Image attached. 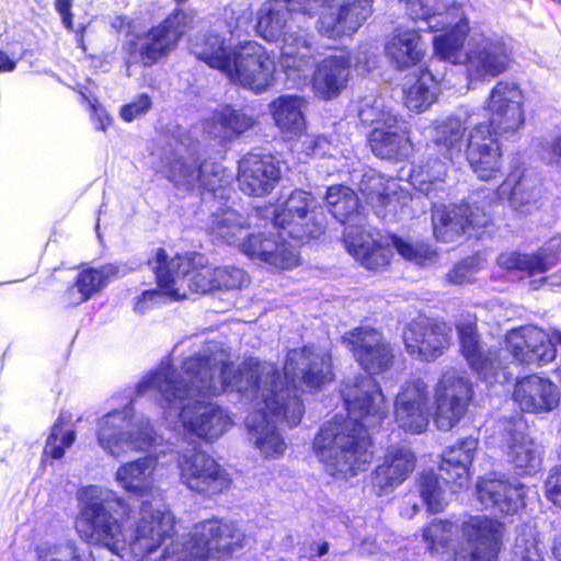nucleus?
I'll list each match as a JSON object with an SVG mask.
<instances>
[{
	"mask_svg": "<svg viewBox=\"0 0 561 561\" xmlns=\"http://www.w3.org/2000/svg\"><path fill=\"white\" fill-rule=\"evenodd\" d=\"M342 343L368 375L391 368L393 348L383 335L360 327L345 333ZM348 416L334 417L322 425L313 440V449L331 474L355 476L373 459L368 428L378 425L387 413L380 386L371 376L348 378L341 389Z\"/></svg>",
	"mask_w": 561,
	"mask_h": 561,
	"instance_id": "obj_1",
	"label": "nucleus"
},
{
	"mask_svg": "<svg viewBox=\"0 0 561 561\" xmlns=\"http://www.w3.org/2000/svg\"><path fill=\"white\" fill-rule=\"evenodd\" d=\"M231 364L230 355L218 343L209 342L183 362L182 373L173 369L169 362H162L137 385V393L157 392L167 419H179L185 430L213 442L227 432L231 419L219 405L205 401L216 394L204 392L202 386L218 379L221 367L225 376L234 381L243 363L237 370L231 369Z\"/></svg>",
	"mask_w": 561,
	"mask_h": 561,
	"instance_id": "obj_2",
	"label": "nucleus"
},
{
	"mask_svg": "<svg viewBox=\"0 0 561 561\" xmlns=\"http://www.w3.org/2000/svg\"><path fill=\"white\" fill-rule=\"evenodd\" d=\"M79 515L76 528L82 540L106 548L116 556L129 548L138 559L157 551L174 533V516L165 507L144 503L139 519L128 533L112 514L124 508L125 501L107 488L88 485L78 493Z\"/></svg>",
	"mask_w": 561,
	"mask_h": 561,
	"instance_id": "obj_3",
	"label": "nucleus"
},
{
	"mask_svg": "<svg viewBox=\"0 0 561 561\" xmlns=\"http://www.w3.org/2000/svg\"><path fill=\"white\" fill-rule=\"evenodd\" d=\"M468 118L467 114L465 116L457 114L436 121L423 160L411 173L412 184L432 203L434 234L443 242L453 241L470 227H483L489 220L484 210L478 206L469 204L438 206L434 201L437 193L444 192L446 160L459 158L466 150Z\"/></svg>",
	"mask_w": 561,
	"mask_h": 561,
	"instance_id": "obj_4",
	"label": "nucleus"
},
{
	"mask_svg": "<svg viewBox=\"0 0 561 561\" xmlns=\"http://www.w3.org/2000/svg\"><path fill=\"white\" fill-rule=\"evenodd\" d=\"M275 367L271 364H259L249 359L243 363L239 377L231 381L225 376L221 367L218 379H211L209 383H203L206 393H224L237 391L243 398L251 400L252 411L245 417V426L249 438L265 458H279L284 455L287 445L276 427L277 422H284L289 427L300 423L304 414V405L297 398L286 401L282 393H275L267 386H275L272 378Z\"/></svg>",
	"mask_w": 561,
	"mask_h": 561,
	"instance_id": "obj_5",
	"label": "nucleus"
},
{
	"mask_svg": "<svg viewBox=\"0 0 561 561\" xmlns=\"http://www.w3.org/2000/svg\"><path fill=\"white\" fill-rule=\"evenodd\" d=\"M524 94L515 82L499 81L484 102L489 123L468 131L466 159L474 174L490 181L501 174L503 161L499 138L515 139L525 125Z\"/></svg>",
	"mask_w": 561,
	"mask_h": 561,
	"instance_id": "obj_6",
	"label": "nucleus"
},
{
	"mask_svg": "<svg viewBox=\"0 0 561 561\" xmlns=\"http://www.w3.org/2000/svg\"><path fill=\"white\" fill-rule=\"evenodd\" d=\"M238 37H190V49L209 67L219 69L243 88L256 93L274 82L275 61L265 48Z\"/></svg>",
	"mask_w": 561,
	"mask_h": 561,
	"instance_id": "obj_7",
	"label": "nucleus"
},
{
	"mask_svg": "<svg viewBox=\"0 0 561 561\" xmlns=\"http://www.w3.org/2000/svg\"><path fill=\"white\" fill-rule=\"evenodd\" d=\"M251 224L239 211L225 208L213 214L209 222L211 234L224 242L238 245L251 259H257L273 267L289 270L299 264V256L285 243L262 239L250 233Z\"/></svg>",
	"mask_w": 561,
	"mask_h": 561,
	"instance_id": "obj_8",
	"label": "nucleus"
},
{
	"mask_svg": "<svg viewBox=\"0 0 561 561\" xmlns=\"http://www.w3.org/2000/svg\"><path fill=\"white\" fill-rule=\"evenodd\" d=\"M148 263L154 271L158 286L173 299L186 298L185 288L195 294L215 290L216 267L208 265L201 253L169 259L165 251L159 249Z\"/></svg>",
	"mask_w": 561,
	"mask_h": 561,
	"instance_id": "obj_9",
	"label": "nucleus"
},
{
	"mask_svg": "<svg viewBox=\"0 0 561 561\" xmlns=\"http://www.w3.org/2000/svg\"><path fill=\"white\" fill-rule=\"evenodd\" d=\"M244 535L229 520L198 523L188 541H175L163 551L161 561H216L243 546Z\"/></svg>",
	"mask_w": 561,
	"mask_h": 561,
	"instance_id": "obj_10",
	"label": "nucleus"
},
{
	"mask_svg": "<svg viewBox=\"0 0 561 561\" xmlns=\"http://www.w3.org/2000/svg\"><path fill=\"white\" fill-rule=\"evenodd\" d=\"M253 362L254 360L252 359ZM259 364H261L259 362ZM272 365V363H270ZM274 367H276L273 364ZM283 380L277 368L273 375L275 386H267V389H274L275 393H282L285 398L287 393L289 398H297L298 383H305L310 388H318L333 380L334 374L332 368L331 354L322 347L306 345L301 348L290 350L284 365Z\"/></svg>",
	"mask_w": 561,
	"mask_h": 561,
	"instance_id": "obj_11",
	"label": "nucleus"
},
{
	"mask_svg": "<svg viewBox=\"0 0 561 561\" xmlns=\"http://www.w3.org/2000/svg\"><path fill=\"white\" fill-rule=\"evenodd\" d=\"M96 438L105 453L117 458L147 450L156 443L157 435L147 420H136L133 408L126 405L99 420Z\"/></svg>",
	"mask_w": 561,
	"mask_h": 561,
	"instance_id": "obj_12",
	"label": "nucleus"
},
{
	"mask_svg": "<svg viewBox=\"0 0 561 561\" xmlns=\"http://www.w3.org/2000/svg\"><path fill=\"white\" fill-rule=\"evenodd\" d=\"M408 15L415 26L403 35H420L440 32V35H468V19L460 7L440 0H405Z\"/></svg>",
	"mask_w": 561,
	"mask_h": 561,
	"instance_id": "obj_13",
	"label": "nucleus"
},
{
	"mask_svg": "<svg viewBox=\"0 0 561 561\" xmlns=\"http://www.w3.org/2000/svg\"><path fill=\"white\" fill-rule=\"evenodd\" d=\"M161 172L178 187L185 191L195 188L215 193L227 180L224 168L211 161L198 163L197 159L182 154V146L176 148L171 157L162 159Z\"/></svg>",
	"mask_w": 561,
	"mask_h": 561,
	"instance_id": "obj_14",
	"label": "nucleus"
},
{
	"mask_svg": "<svg viewBox=\"0 0 561 561\" xmlns=\"http://www.w3.org/2000/svg\"><path fill=\"white\" fill-rule=\"evenodd\" d=\"M178 468L181 482L201 494H216L230 484L220 465L208 454L199 450L196 444L178 453Z\"/></svg>",
	"mask_w": 561,
	"mask_h": 561,
	"instance_id": "obj_15",
	"label": "nucleus"
},
{
	"mask_svg": "<svg viewBox=\"0 0 561 561\" xmlns=\"http://www.w3.org/2000/svg\"><path fill=\"white\" fill-rule=\"evenodd\" d=\"M472 398L466 373L449 368L443 371L435 388V423L440 431L451 430L465 415Z\"/></svg>",
	"mask_w": 561,
	"mask_h": 561,
	"instance_id": "obj_16",
	"label": "nucleus"
},
{
	"mask_svg": "<svg viewBox=\"0 0 561 561\" xmlns=\"http://www.w3.org/2000/svg\"><path fill=\"white\" fill-rule=\"evenodd\" d=\"M527 430L528 425L520 415L502 420L496 426L501 447L519 474L537 472L542 461L541 447L528 435Z\"/></svg>",
	"mask_w": 561,
	"mask_h": 561,
	"instance_id": "obj_17",
	"label": "nucleus"
},
{
	"mask_svg": "<svg viewBox=\"0 0 561 561\" xmlns=\"http://www.w3.org/2000/svg\"><path fill=\"white\" fill-rule=\"evenodd\" d=\"M461 351L470 367L486 383H505L513 378L510 366H504L497 351L483 350L472 322L457 325Z\"/></svg>",
	"mask_w": 561,
	"mask_h": 561,
	"instance_id": "obj_18",
	"label": "nucleus"
},
{
	"mask_svg": "<svg viewBox=\"0 0 561 561\" xmlns=\"http://www.w3.org/2000/svg\"><path fill=\"white\" fill-rule=\"evenodd\" d=\"M462 535L470 550L456 552L454 561H496L502 524L485 516H471L462 524Z\"/></svg>",
	"mask_w": 561,
	"mask_h": 561,
	"instance_id": "obj_19",
	"label": "nucleus"
},
{
	"mask_svg": "<svg viewBox=\"0 0 561 561\" xmlns=\"http://www.w3.org/2000/svg\"><path fill=\"white\" fill-rule=\"evenodd\" d=\"M430 391L422 379H413L401 386L394 401V419L405 432L420 434L430 421Z\"/></svg>",
	"mask_w": 561,
	"mask_h": 561,
	"instance_id": "obj_20",
	"label": "nucleus"
},
{
	"mask_svg": "<svg viewBox=\"0 0 561 561\" xmlns=\"http://www.w3.org/2000/svg\"><path fill=\"white\" fill-rule=\"evenodd\" d=\"M450 328L426 318L411 321L403 331L407 352L422 360H433L448 346Z\"/></svg>",
	"mask_w": 561,
	"mask_h": 561,
	"instance_id": "obj_21",
	"label": "nucleus"
},
{
	"mask_svg": "<svg viewBox=\"0 0 561 561\" xmlns=\"http://www.w3.org/2000/svg\"><path fill=\"white\" fill-rule=\"evenodd\" d=\"M280 179L282 163L273 156L248 153L239 162V186L248 195H268Z\"/></svg>",
	"mask_w": 561,
	"mask_h": 561,
	"instance_id": "obj_22",
	"label": "nucleus"
},
{
	"mask_svg": "<svg viewBox=\"0 0 561 561\" xmlns=\"http://www.w3.org/2000/svg\"><path fill=\"white\" fill-rule=\"evenodd\" d=\"M353 181L362 198L373 208L376 216L385 220H392L398 216L400 202L392 181L373 169L354 174Z\"/></svg>",
	"mask_w": 561,
	"mask_h": 561,
	"instance_id": "obj_23",
	"label": "nucleus"
},
{
	"mask_svg": "<svg viewBox=\"0 0 561 561\" xmlns=\"http://www.w3.org/2000/svg\"><path fill=\"white\" fill-rule=\"evenodd\" d=\"M526 488L519 482L512 483L504 476H489L477 483L480 503L494 512L513 515L524 506Z\"/></svg>",
	"mask_w": 561,
	"mask_h": 561,
	"instance_id": "obj_24",
	"label": "nucleus"
},
{
	"mask_svg": "<svg viewBox=\"0 0 561 561\" xmlns=\"http://www.w3.org/2000/svg\"><path fill=\"white\" fill-rule=\"evenodd\" d=\"M496 196L506 201L514 211L529 214L541 205L542 184L535 172L524 170L518 176L510 174L497 187Z\"/></svg>",
	"mask_w": 561,
	"mask_h": 561,
	"instance_id": "obj_25",
	"label": "nucleus"
},
{
	"mask_svg": "<svg viewBox=\"0 0 561 561\" xmlns=\"http://www.w3.org/2000/svg\"><path fill=\"white\" fill-rule=\"evenodd\" d=\"M368 141L373 153L380 159L403 160L413 151L405 123L396 115L383 116L382 126L374 127Z\"/></svg>",
	"mask_w": 561,
	"mask_h": 561,
	"instance_id": "obj_26",
	"label": "nucleus"
},
{
	"mask_svg": "<svg viewBox=\"0 0 561 561\" xmlns=\"http://www.w3.org/2000/svg\"><path fill=\"white\" fill-rule=\"evenodd\" d=\"M314 207L316 199L310 193L296 190L280 210L268 211L274 216L271 225L287 231V236L293 239L301 240L306 236H314L316 231L308 224V216Z\"/></svg>",
	"mask_w": 561,
	"mask_h": 561,
	"instance_id": "obj_27",
	"label": "nucleus"
},
{
	"mask_svg": "<svg viewBox=\"0 0 561 561\" xmlns=\"http://www.w3.org/2000/svg\"><path fill=\"white\" fill-rule=\"evenodd\" d=\"M513 399L523 412L547 413L559 405L561 393L549 379L530 375L517 380Z\"/></svg>",
	"mask_w": 561,
	"mask_h": 561,
	"instance_id": "obj_28",
	"label": "nucleus"
},
{
	"mask_svg": "<svg viewBox=\"0 0 561 561\" xmlns=\"http://www.w3.org/2000/svg\"><path fill=\"white\" fill-rule=\"evenodd\" d=\"M279 48L278 62L293 87L300 88L307 83L313 56L307 37H275Z\"/></svg>",
	"mask_w": 561,
	"mask_h": 561,
	"instance_id": "obj_29",
	"label": "nucleus"
},
{
	"mask_svg": "<svg viewBox=\"0 0 561 561\" xmlns=\"http://www.w3.org/2000/svg\"><path fill=\"white\" fill-rule=\"evenodd\" d=\"M415 467L414 454L404 446L391 447L375 469L371 483L378 495L391 492L408 479Z\"/></svg>",
	"mask_w": 561,
	"mask_h": 561,
	"instance_id": "obj_30",
	"label": "nucleus"
},
{
	"mask_svg": "<svg viewBox=\"0 0 561 561\" xmlns=\"http://www.w3.org/2000/svg\"><path fill=\"white\" fill-rule=\"evenodd\" d=\"M345 248L365 268L378 271L386 267L392 255L390 241L381 243L370 232L360 230L353 236V228L345 233Z\"/></svg>",
	"mask_w": 561,
	"mask_h": 561,
	"instance_id": "obj_31",
	"label": "nucleus"
},
{
	"mask_svg": "<svg viewBox=\"0 0 561 561\" xmlns=\"http://www.w3.org/2000/svg\"><path fill=\"white\" fill-rule=\"evenodd\" d=\"M511 61V51L502 42L474 43L469 55L468 76L474 79L497 77L508 68Z\"/></svg>",
	"mask_w": 561,
	"mask_h": 561,
	"instance_id": "obj_32",
	"label": "nucleus"
},
{
	"mask_svg": "<svg viewBox=\"0 0 561 561\" xmlns=\"http://www.w3.org/2000/svg\"><path fill=\"white\" fill-rule=\"evenodd\" d=\"M350 58L344 55L323 59L312 77L314 93L323 100L337 96L347 85L350 79Z\"/></svg>",
	"mask_w": 561,
	"mask_h": 561,
	"instance_id": "obj_33",
	"label": "nucleus"
},
{
	"mask_svg": "<svg viewBox=\"0 0 561 561\" xmlns=\"http://www.w3.org/2000/svg\"><path fill=\"white\" fill-rule=\"evenodd\" d=\"M478 448V439L466 437L449 446L443 455L439 467L444 483H453L459 488L469 481V466Z\"/></svg>",
	"mask_w": 561,
	"mask_h": 561,
	"instance_id": "obj_34",
	"label": "nucleus"
},
{
	"mask_svg": "<svg viewBox=\"0 0 561 561\" xmlns=\"http://www.w3.org/2000/svg\"><path fill=\"white\" fill-rule=\"evenodd\" d=\"M478 448V439L466 437L449 446L443 455L439 467L444 483H453L459 488L469 481V466Z\"/></svg>",
	"mask_w": 561,
	"mask_h": 561,
	"instance_id": "obj_35",
	"label": "nucleus"
},
{
	"mask_svg": "<svg viewBox=\"0 0 561 561\" xmlns=\"http://www.w3.org/2000/svg\"><path fill=\"white\" fill-rule=\"evenodd\" d=\"M308 102L296 94H285L268 104L274 125L287 137H295L306 129V111Z\"/></svg>",
	"mask_w": 561,
	"mask_h": 561,
	"instance_id": "obj_36",
	"label": "nucleus"
},
{
	"mask_svg": "<svg viewBox=\"0 0 561 561\" xmlns=\"http://www.w3.org/2000/svg\"><path fill=\"white\" fill-rule=\"evenodd\" d=\"M325 203L329 211L342 224L346 225L344 234L353 228V236L364 230V214L359 208V198L355 192L343 185L328 188Z\"/></svg>",
	"mask_w": 561,
	"mask_h": 561,
	"instance_id": "obj_37",
	"label": "nucleus"
},
{
	"mask_svg": "<svg viewBox=\"0 0 561 561\" xmlns=\"http://www.w3.org/2000/svg\"><path fill=\"white\" fill-rule=\"evenodd\" d=\"M560 250L561 236L553 237L537 254L502 253L497 257V264L505 270H517L534 276L547 272L554 265L552 256Z\"/></svg>",
	"mask_w": 561,
	"mask_h": 561,
	"instance_id": "obj_38",
	"label": "nucleus"
},
{
	"mask_svg": "<svg viewBox=\"0 0 561 561\" xmlns=\"http://www.w3.org/2000/svg\"><path fill=\"white\" fill-rule=\"evenodd\" d=\"M157 460L152 457H142L119 466L115 472V481L125 491L145 495L154 488L153 473Z\"/></svg>",
	"mask_w": 561,
	"mask_h": 561,
	"instance_id": "obj_39",
	"label": "nucleus"
},
{
	"mask_svg": "<svg viewBox=\"0 0 561 561\" xmlns=\"http://www.w3.org/2000/svg\"><path fill=\"white\" fill-rule=\"evenodd\" d=\"M116 273L117 268L113 265L82 270L78 274L75 284L65 291V301L68 306H78L88 301L105 288L110 277L116 275Z\"/></svg>",
	"mask_w": 561,
	"mask_h": 561,
	"instance_id": "obj_40",
	"label": "nucleus"
},
{
	"mask_svg": "<svg viewBox=\"0 0 561 561\" xmlns=\"http://www.w3.org/2000/svg\"><path fill=\"white\" fill-rule=\"evenodd\" d=\"M385 50L387 57L399 70L417 66L425 55L420 37H390Z\"/></svg>",
	"mask_w": 561,
	"mask_h": 561,
	"instance_id": "obj_41",
	"label": "nucleus"
},
{
	"mask_svg": "<svg viewBox=\"0 0 561 561\" xmlns=\"http://www.w3.org/2000/svg\"><path fill=\"white\" fill-rule=\"evenodd\" d=\"M437 83L428 69L421 70L417 81L405 90V106L416 113L428 110L437 99Z\"/></svg>",
	"mask_w": 561,
	"mask_h": 561,
	"instance_id": "obj_42",
	"label": "nucleus"
},
{
	"mask_svg": "<svg viewBox=\"0 0 561 561\" xmlns=\"http://www.w3.org/2000/svg\"><path fill=\"white\" fill-rule=\"evenodd\" d=\"M511 561H545L538 534L533 527L525 525L516 529Z\"/></svg>",
	"mask_w": 561,
	"mask_h": 561,
	"instance_id": "obj_43",
	"label": "nucleus"
},
{
	"mask_svg": "<svg viewBox=\"0 0 561 561\" xmlns=\"http://www.w3.org/2000/svg\"><path fill=\"white\" fill-rule=\"evenodd\" d=\"M473 45V37H435L434 39L436 54L453 64L468 65Z\"/></svg>",
	"mask_w": 561,
	"mask_h": 561,
	"instance_id": "obj_44",
	"label": "nucleus"
},
{
	"mask_svg": "<svg viewBox=\"0 0 561 561\" xmlns=\"http://www.w3.org/2000/svg\"><path fill=\"white\" fill-rule=\"evenodd\" d=\"M176 37H136L129 48L138 53L144 65H151L175 47Z\"/></svg>",
	"mask_w": 561,
	"mask_h": 561,
	"instance_id": "obj_45",
	"label": "nucleus"
},
{
	"mask_svg": "<svg viewBox=\"0 0 561 561\" xmlns=\"http://www.w3.org/2000/svg\"><path fill=\"white\" fill-rule=\"evenodd\" d=\"M442 481H444L442 473L438 477L433 471H424L420 476V495L427 510L432 513L442 512L446 504Z\"/></svg>",
	"mask_w": 561,
	"mask_h": 561,
	"instance_id": "obj_46",
	"label": "nucleus"
},
{
	"mask_svg": "<svg viewBox=\"0 0 561 561\" xmlns=\"http://www.w3.org/2000/svg\"><path fill=\"white\" fill-rule=\"evenodd\" d=\"M216 123L220 124L222 133L218 136L222 138L240 135L254 125V118L241 111H237L230 106L224 107L214 115Z\"/></svg>",
	"mask_w": 561,
	"mask_h": 561,
	"instance_id": "obj_47",
	"label": "nucleus"
},
{
	"mask_svg": "<svg viewBox=\"0 0 561 561\" xmlns=\"http://www.w3.org/2000/svg\"><path fill=\"white\" fill-rule=\"evenodd\" d=\"M65 419L60 414L51 426L50 434L46 439L44 455L54 459H61L65 450L72 446L76 439V432L73 430L64 428Z\"/></svg>",
	"mask_w": 561,
	"mask_h": 561,
	"instance_id": "obj_48",
	"label": "nucleus"
},
{
	"mask_svg": "<svg viewBox=\"0 0 561 561\" xmlns=\"http://www.w3.org/2000/svg\"><path fill=\"white\" fill-rule=\"evenodd\" d=\"M456 527L453 523L447 520H434L424 529L423 538L428 543V549L432 552H443L448 543L451 541Z\"/></svg>",
	"mask_w": 561,
	"mask_h": 561,
	"instance_id": "obj_49",
	"label": "nucleus"
},
{
	"mask_svg": "<svg viewBox=\"0 0 561 561\" xmlns=\"http://www.w3.org/2000/svg\"><path fill=\"white\" fill-rule=\"evenodd\" d=\"M194 24L195 15L192 12L178 10L160 24L157 33L150 35H185L194 28Z\"/></svg>",
	"mask_w": 561,
	"mask_h": 561,
	"instance_id": "obj_50",
	"label": "nucleus"
},
{
	"mask_svg": "<svg viewBox=\"0 0 561 561\" xmlns=\"http://www.w3.org/2000/svg\"><path fill=\"white\" fill-rule=\"evenodd\" d=\"M389 241L391 250L396 249L397 252L408 261L423 264L425 261L432 259L433 252L428 245L424 243H412L397 236L389 237Z\"/></svg>",
	"mask_w": 561,
	"mask_h": 561,
	"instance_id": "obj_51",
	"label": "nucleus"
},
{
	"mask_svg": "<svg viewBox=\"0 0 561 561\" xmlns=\"http://www.w3.org/2000/svg\"><path fill=\"white\" fill-rule=\"evenodd\" d=\"M41 561H94L89 548H79L71 540L54 548L49 553L39 556Z\"/></svg>",
	"mask_w": 561,
	"mask_h": 561,
	"instance_id": "obj_52",
	"label": "nucleus"
},
{
	"mask_svg": "<svg viewBox=\"0 0 561 561\" xmlns=\"http://www.w3.org/2000/svg\"><path fill=\"white\" fill-rule=\"evenodd\" d=\"M248 283L247 274L238 267H216L215 289H240Z\"/></svg>",
	"mask_w": 561,
	"mask_h": 561,
	"instance_id": "obj_53",
	"label": "nucleus"
},
{
	"mask_svg": "<svg viewBox=\"0 0 561 561\" xmlns=\"http://www.w3.org/2000/svg\"><path fill=\"white\" fill-rule=\"evenodd\" d=\"M152 106L150 96L146 93L139 94L134 101L121 107L119 116L123 121L130 123L146 115Z\"/></svg>",
	"mask_w": 561,
	"mask_h": 561,
	"instance_id": "obj_54",
	"label": "nucleus"
},
{
	"mask_svg": "<svg viewBox=\"0 0 561 561\" xmlns=\"http://www.w3.org/2000/svg\"><path fill=\"white\" fill-rule=\"evenodd\" d=\"M271 210H272L271 208H265L264 210L257 209L252 215H250L247 219L251 224L254 219H259L261 216H263L265 218H271L270 222L264 224V227H267V225L270 226L268 237H265V234H261V233L259 236H261L262 239L276 240L279 244L285 243L286 247H288L291 251H294L297 254L294 247L286 241L285 234H287V231H284L282 228H273L272 227L271 222L273 221L274 216L268 213Z\"/></svg>",
	"mask_w": 561,
	"mask_h": 561,
	"instance_id": "obj_55",
	"label": "nucleus"
},
{
	"mask_svg": "<svg viewBox=\"0 0 561 561\" xmlns=\"http://www.w3.org/2000/svg\"><path fill=\"white\" fill-rule=\"evenodd\" d=\"M545 493L549 501L561 508V465L551 469L545 482Z\"/></svg>",
	"mask_w": 561,
	"mask_h": 561,
	"instance_id": "obj_56",
	"label": "nucleus"
},
{
	"mask_svg": "<svg viewBox=\"0 0 561 561\" xmlns=\"http://www.w3.org/2000/svg\"><path fill=\"white\" fill-rule=\"evenodd\" d=\"M474 259L469 257L457 264L448 274L447 280L454 285L470 283L473 276Z\"/></svg>",
	"mask_w": 561,
	"mask_h": 561,
	"instance_id": "obj_57",
	"label": "nucleus"
},
{
	"mask_svg": "<svg viewBox=\"0 0 561 561\" xmlns=\"http://www.w3.org/2000/svg\"><path fill=\"white\" fill-rule=\"evenodd\" d=\"M82 98L89 103L92 119L95 123V128L102 131H106L107 128L112 125L113 118L107 114L105 108L98 102V100L91 99L85 94H82Z\"/></svg>",
	"mask_w": 561,
	"mask_h": 561,
	"instance_id": "obj_58",
	"label": "nucleus"
},
{
	"mask_svg": "<svg viewBox=\"0 0 561 561\" xmlns=\"http://www.w3.org/2000/svg\"><path fill=\"white\" fill-rule=\"evenodd\" d=\"M302 150L307 156L324 157L329 153L330 142L323 136L307 135L302 141Z\"/></svg>",
	"mask_w": 561,
	"mask_h": 561,
	"instance_id": "obj_59",
	"label": "nucleus"
},
{
	"mask_svg": "<svg viewBox=\"0 0 561 561\" xmlns=\"http://www.w3.org/2000/svg\"><path fill=\"white\" fill-rule=\"evenodd\" d=\"M386 115H392L390 112L385 111L378 102L373 105H364L359 108L358 116L364 124L382 126V118Z\"/></svg>",
	"mask_w": 561,
	"mask_h": 561,
	"instance_id": "obj_60",
	"label": "nucleus"
},
{
	"mask_svg": "<svg viewBox=\"0 0 561 561\" xmlns=\"http://www.w3.org/2000/svg\"><path fill=\"white\" fill-rule=\"evenodd\" d=\"M163 295L168 296L165 290H163L160 286L159 289L145 290L135 302V311L145 313L151 307L159 304Z\"/></svg>",
	"mask_w": 561,
	"mask_h": 561,
	"instance_id": "obj_61",
	"label": "nucleus"
},
{
	"mask_svg": "<svg viewBox=\"0 0 561 561\" xmlns=\"http://www.w3.org/2000/svg\"><path fill=\"white\" fill-rule=\"evenodd\" d=\"M72 0H55V9L59 13L62 24L68 31H71L72 25Z\"/></svg>",
	"mask_w": 561,
	"mask_h": 561,
	"instance_id": "obj_62",
	"label": "nucleus"
},
{
	"mask_svg": "<svg viewBox=\"0 0 561 561\" xmlns=\"http://www.w3.org/2000/svg\"><path fill=\"white\" fill-rule=\"evenodd\" d=\"M542 284L549 286H561V270L539 280H533L530 283L533 289H538Z\"/></svg>",
	"mask_w": 561,
	"mask_h": 561,
	"instance_id": "obj_63",
	"label": "nucleus"
},
{
	"mask_svg": "<svg viewBox=\"0 0 561 561\" xmlns=\"http://www.w3.org/2000/svg\"><path fill=\"white\" fill-rule=\"evenodd\" d=\"M551 551L556 561H561V531L554 536Z\"/></svg>",
	"mask_w": 561,
	"mask_h": 561,
	"instance_id": "obj_64",
	"label": "nucleus"
}]
</instances>
